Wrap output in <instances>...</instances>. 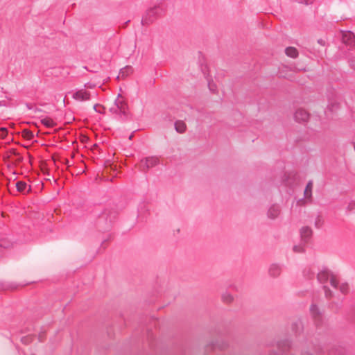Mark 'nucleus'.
I'll return each mask as SVG.
<instances>
[{
    "instance_id": "obj_4",
    "label": "nucleus",
    "mask_w": 355,
    "mask_h": 355,
    "mask_svg": "<svg viewBox=\"0 0 355 355\" xmlns=\"http://www.w3.org/2000/svg\"><path fill=\"white\" fill-rule=\"evenodd\" d=\"M309 117V113L304 109H297L294 114L295 121L298 122L306 121Z\"/></svg>"
},
{
    "instance_id": "obj_8",
    "label": "nucleus",
    "mask_w": 355,
    "mask_h": 355,
    "mask_svg": "<svg viewBox=\"0 0 355 355\" xmlns=\"http://www.w3.org/2000/svg\"><path fill=\"white\" fill-rule=\"evenodd\" d=\"M285 53L287 56L292 58H295L298 56V51L295 47H288L285 49Z\"/></svg>"
},
{
    "instance_id": "obj_7",
    "label": "nucleus",
    "mask_w": 355,
    "mask_h": 355,
    "mask_svg": "<svg viewBox=\"0 0 355 355\" xmlns=\"http://www.w3.org/2000/svg\"><path fill=\"white\" fill-rule=\"evenodd\" d=\"M302 239L306 241L312 235V230L309 227H303L300 230Z\"/></svg>"
},
{
    "instance_id": "obj_24",
    "label": "nucleus",
    "mask_w": 355,
    "mask_h": 355,
    "mask_svg": "<svg viewBox=\"0 0 355 355\" xmlns=\"http://www.w3.org/2000/svg\"><path fill=\"white\" fill-rule=\"evenodd\" d=\"M209 87L210 90H211V91H215V85H212V84L209 83Z\"/></svg>"
},
{
    "instance_id": "obj_9",
    "label": "nucleus",
    "mask_w": 355,
    "mask_h": 355,
    "mask_svg": "<svg viewBox=\"0 0 355 355\" xmlns=\"http://www.w3.org/2000/svg\"><path fill=\"white\" fill-rule=\"evenodd\" d=\"M279 214V209L277 206H272L270 207L268 211V217L271 218H276Z\"/></svg>"
},
{
    "instance_id": "obj_13",
    "label": "nucleus",
    "mask_w": 355,
    "mask_h": 355,
    "mask_svg": "<svg viewBox=\"0 0 355 355\" xmlns=\"http://www.w3.org/2000/svg\"><path fill=\"white\" fill-rule=\"evenodd\" d=\"M280 273V268L278 265L273 264L270 268V274L272 276H277Z\"/></svg>"
},
{
    "instance_id": "obj_17",
    "label": "nucleus",
    "mask_w": 355,
    "mask_h": 355,
    "mask_svg": "<svg viewBox=\"0 0 355 355\" xmlns=\"http://www.w3.org/2000/svg\"><path fill=\"white\" fill-rule=\"evenodd\" d=\"M349 290V286H348V284H341L340 285V291L343 293H346Z\"/></svg>"
},
{
    "instance_id": "obj_27",
    "label": "nucleus",
    "mask_w": 355,
    "mask_h": 355,
    "mask_svg": "<svg viewBox=\"0 0 355 355\" xmlns=\"http://www.w3.org/2000/svg\"><path fill=\"white\" fill-rule=\"evenodd\" d=\"M94 108L95 110H96V105H94Z\"/></svg>"
},
{
    "instance_id": "obj_26",
    "label": "nucleus",
    "mask_w": 355,
    "mask_h": 355,
    "mask_svg": "<svg viewBox=\"0 0 355 355\" xmlns=\"http://www.w3.org/2000/svg\"><path fill=\"white\" fill-rule=\"evenodd\" d=\"M325 294H326V296H327V297L329 296V292L327 290H325Z\"/></svg>"
},
{
    "instance_id": "obj_6",
    "label": "nucleus",
    "mask_w": 355,
    "mask_h": 355,
    "mask_svg": "<svg viewBox=\"0 0 355 355\" xmlns=\"http://www.w3.org/2000/svg\"><path fill=\"white\" fill-rule=\"evenodd\" d=\"M342 40L343 42L347 45L352 46L355 44L354 35L351 32L343 33Z\"/></svg>"
},
{
    "instance_id": "obj_12",
    "label": "nucleus",
    "mask_w": 355,
    "mask_h": 355,
    "mask_svg": "<svg viewBox=\"0 0 355 355\" xmlns=\"http://www.w3.org/2000/svg\"><path fill=\"white\" fill-rule=\"evenodd\" d=\"M312 188H313V183L311 181H310L306 184V189L304 190V196L306 198H311Z\"/></svg>"
},
{
    "instance_id": "obj_21",
    "label": "nucleus",
    "mask_w": 355,
    "mask_h": 355,
    "mask_svg": "<svg viewBox=\"0 0 355 355\" xmlns=\"http://www.w3.org/2000/svg\"><path fill=\"white\" fill-rule=\"evenodd\" d=\"M355 209V201H352V202H351L348 205V206H347V209H348L349 211H352V210H353V209Z\"/></svg>"
},
{
    "instance_id": "obj_1",
    "label": "nucleus",
    "mask_w": 355,
    "mask_h": 355,
    "mask_svg": "<svg viewBox=\"0 0 355 355\" xmlns=\"http://www.w3.org/2000/svg\"><path fill=\"white\" fill-rule=\"evenodd\" d=\"M318 279L322 284L326 283L329 279L331 285L333 287H337L338 281L336 276L331 273L327 269H323L318 272Z\"/></svg>"
},
{
    "instance_id": "obj_16",
    "label": "nucleus",
    "mask_w": 355,
    "mask_h": 355,
    "mask_svg": "<svg viewBox=\"0 0 355 355\" xmlns=\"http://www.w3.org/2000/svg\"><path fill=\"white\" fill-rule=\"evenodd\" d=\"M22 135L26 139H31L33 138V132L31 131L28 130H24L22 132Z\"/></svg>"
},
{
    "instance_id": "obj_3",
    "label": "nucleus",
    "mask_w": 355,
    "mask_h": 355,
    "mask_svg": "<svg viewBox=\"0 0 355 355\" xmlns=\"http://www.w3.org/2000/svg\"><path fill=\"white\" fill-rule=\"evenodd\" d=\"M73 98L79 101H88L90 99V94L85 89H80L73 94Z\"/></svg>"
},
{
    "instance_id": "obj_11",
    "label": "nucleus",
    "mask_w": 355,
    "mask_h": 355,
    "mask_svg": "<svg viewBox=\"0 0 355 355\" xmlns=\"http://www.w3.org/2000/svg\"><path fill=\"white\" fill-rule=\"evenodd\" d=\"M41 123L48 128H51L55 125L54 121L49 117H44L42 119Z\"/></svg>"
},
{
    "instance_id": "obj_10",
    "label": "nucleus",
    "mask_w": 355,
    "mask_h": 355,
    "mask_svg": "<svg viewBox=\"0 0 355 355\" xmlns=\"http://www.w3.org/2000/svg\"><path fill=\"white\" fill-rule=\"evenodd\" d=\"M175 128L179 133H183L186 130V124L182 121H178L175 123Z\"/></svg>"
},
{
    "instance_id": "obj_23",
    "label": "nucleus",
    "mask_w": 355,
    "mask_h": 355,
    "mask_svg": "<svg viewBox=\"0 0 355 355\" xmlns=\"http://www.w3.org/2000/svg\"><path fill=\"white\" fill-rule=\"evenodd\" d=\"M225 300L226 302H231L233 300V297L230 295H227V297L224 296Z\"/></svg>"
},
{
    "instance_id": "obj_18",
    "label": "nucleus",
    "mask_w": 355,
    "mask_h": 355,
    "mask_svg": "<svg viewBox=\"0 0 355 355\" xmlns=\"http://www.w3.org/2000/svg\"><path fill=\"white\" fill-rule=\"evenodd\" d=\"M311 313L313 316H315L318 313V309L316 306L312 305L311 306Z\"/></svg>"
},
{
    "instance_id": "obj_22",
    "label": "nucleus",
    "mask_w": 355,
    "mask_h": 355,
    "mask_svg": "<svg viewBox=\"0 0 355 355\" xmlns=\"http://www.w3.org/2000/svg\"><path fill=\"white\" fill-rule=\"evenodd\" d=\"M299 3H305L306 5L311 4L313 2V0H298Z\"/></svg>"
},
{
    "instance_id": "obj_19",
    "label": "nucleus",
    "mask_w": 355,
    "mask_h": 355,
    "mask_svg": "<svg viewBox=\"0 0 355 355\" xmlns=\"http://www.w3.org/2000/svg\"><path fill=\"white\" fill-rule=\"evenodd\" d=\"M293 250L295 252H304V247L302 245H295L293 247Z\"/></svg>"
},
{
    "instance_id": "obj_15",
    "label": "nucleus",
    "mask_w": 355,
    "mask_h": 355,
    "mask_svg": "<svg viewBox=\"0 0 355 355\" xmlns=\"http://www.w3.org/2000/svg\"><path fill=\"white\" fill-rule=\"evenodd\" d=\"M132 71V67H126L123 69H122L120 71L119 75L122 77L128 76L129 73H130Z\"/></svg>"
},
{
    "instance_id": "obj_25",
    "label": "nucleus",
    "mask_w": 355,
    "mask_h": 355,
    "mask_svg": "<svg viewBox=\"0 0 355 355\" xmlns=\"http://www.w3.org/2000/svg\"><path fill=\"white\" fill-rule=\"evenodd\" d=\"M320 219H318V222H316V223H315V226H316V227H320V225H319V223H320Z\"/></svg>"
},
{
    "instance_id": "obj_5",
    "label": "nucleus",
    "mask_w": 355,
    "mask_h": 355,
    "mask_svg": "<svg viewBox=\"0 0 355 355\" xmlns=\"http://www.w3.org/2000/svg\"><path fill=\"white\" fill-rule=\"evenodd\" d=\"M159 159L156 157H146L141 161V164L144 168H149L157 164Z\"/></svg>"
},
{
    "instance_id": "obj_20",
    "label": "nucleus",
    "mask_w": 355,
    "mask_h": 355,
    "mask_svg": "<svg viewBox=\"0 0 355 355\" xmlns=\"http://www.w3.org/2000/svg\"><path fill=\"white\" fill-rule=\"evenodd\" d=\"M8 131L5 128H0V137L4 138L7 135Z\"/></svg>"
},
{
    "instance_id": "obj_2",
    "label": "nucleus",
    "mask_w": 355,
    "mask_h": 355,
    "mask_svg": "<svg viewBox=\"0 0 355 355\" xmlns=\"http://www.w3.org/2000/svg\"><path fill=\"white\" fill-rule=\"evenodd\" d=\"M128 106L126 103L121 99H117L114 107L111 108V111L116 114L125 115L127 114Z\"/></svg>"
},
{
    "instance_id": "obj_28",
    "label": "nucleus",
    "mask_w": 355,
    "mask_h": 355,
    "mask_svg": "<svg viewBox=\"0 0 355 355\" xmlns=\"http://www.w3.org/2000/svg\"><path fill=\"white\" fill-rule=\"evenodd\" d=\"M3 105V104H2V103H0V106H1V105Z\"/></svg>"
},
{
    "instance_id": "obj_14",
    "label": "nucleus",
    "mask_w": 355,
    "mask_h": 355,
    "mask_svg": "<svg viewBox=\"0 0 355 355\" xmlns=\"http://www.w3.org/2000/svg\"><path fill=\"white\" fill-rule=\"evenodd\" d=\"M27 187V184L24 182L19 181L16 183V187L17 189V191L20 192L24 191L26 189Z\"/></svg>"
}]
</instances>
